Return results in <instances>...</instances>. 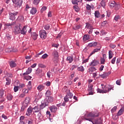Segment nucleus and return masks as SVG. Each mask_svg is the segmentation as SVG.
<instances>
[{
  "label": "nucleus",
  "mask_w": 124,
  "mask_h": 124,
  "mask_svg": "<svg viewBox=\"0 0 124 124\" xmlns=\"http://www.w3.org/2000/svg\"><path fill=\"white\" fill-rule=\"evenodd\" d=\"M90 39V35L86 34L84 35L83 37V40L84 41H87V40H89Z\"/></svg>",
  "instance_id": "nucleus-25"
},
{
  "label": "nucleus",
  "mask_w": 124,
  "mask_h": 124,
  "mask_svg": "<svg viewBox=\"0 0 124 124\" xmlns=\"http://www.w3.org/2000/svg\"><path fill=\"white\" fill-rule=\"evenodd\" d=\"M67 61L69 62V63H71L72 62H73V58H72L71 56H68L67 58Z\"/></svg>",
  "instance_id": "nucleus-28"
},
{
  "label": "nucleus",
  "mask_w": 124,
  "mask_h": 124,
  "mask_svg": "<svg viewBox=\"0 0 124 124\" xmlns=\"http://www.w3.org/2000/svg\"><path fill=\"white\" fill-rule=\"evenodd\" d=\"M108 89V90H101L99 88H98L97 90V93H109V92H111V90H114L113 89V87L112 86H109V87Z\"/></svg>",
  "instance_id": "nucleus-1"
},
{
  "label": "nucleus",
  "mask_w": 124,
  "mask_h": 124,
  "mask_svg": "<svg viewBox=\"0 0 124 124\" xmlns=\"http://www.w3.org/2000/svg\"><path fill=\"white\" fill-rule=\"evenodd\" d=\"M32 110H33V108L32 107H29L26 112L27 116H30L32 112Z\"/></svg>",
  "instance_id": "nucleus-15"
},
{
  "label": "nucleus",
  "mask_w": 124,
  "mask_h": 124,
  "mask_svg": "<svg viewBox=\"0 0 124 124\" xmlns=\"http://www.w3.org/2000/svg\"><path fill=\"white\" fill-rule=\"evenodd\" d=\"M45 89V87L43 85H39L37 87V90L38 91H40V92H41L43 90H44Z\"/></svg>",
  "instance_id": "nucleus-29"
},
{
  "label": "nucleus",
  "mask_w": 124,
  "mask_h": 124,
  "mask_svg": "<svg viewBox=\"0 0 124 124\" xmlns=\"http://www.w3.org/2000/svg\"><path fill=\"white\" fill-rule=\"evenodd\" d=\"M44 29L46 31H47L48 30H49V29H50V25H49V24L46 25V26H45Z\"/></svg>",
  "instance_id": "nucleus-54"
},
{
  "label": "nucleus",
  "mask_w": 124,
  "mask_h": 124,
  "mask_svg": "<svg viewBox=\"0 0 124 124\" xmlns=\"http://www.w3.org/2000/svg\"><path fill=\"white\" fill-rule=\"evenodd\" d=\"M38 66L41 68H46V66L43 64H39Z\"/></svg>",
  "instance_id": "nucleus-55"
},
{
  "label": "nucleus",
  "mask_w": 124,
  "mask_h": 124,
  "mask_svg": "<svg viewBox=\"0 0 124 124\" xmlns=\"http://www.w3.org/2000/svg\"><path fill=\"white\" fill-rule=\"evenodd\" d=\"M117 110V106H115L111 109V113H114L116 112Z\"/></svg>",
  "instance_id": "nucleus-56"
},
{
  "label": "nucleus",
  "mask_w": 124,
  "mask_h": 124,
  "mask_svg": "<svg viewBox=\"0 0 124 124\" xmlns=\"http://www.w3.org/2000/svg\"><path fill=\"white\" fill-rule=\"evenodd\" d=\"M21 32V24L19 23L15 28V34H19Z\"/></svg>",
  "instance_id": "nucleus-4"
},
{
  "label": "nucleus",
  "mask_w": 124,
  "mask_h": 124,
  "mask_svg": "<svg viewBox=\"0 0 124 124\" xmlns=\"http://www.w3.org/2000/svg\"><path fill=\"white\" fill-rule=\"evenodd\" d=\"M123 112H124V109L122 108L120 109L117 113V116H121V115H123Z\"/></svg>",
  "instance_id": "nucleus-39"
},
{
  "label": "nucleus",
  "mask_w": 124,
  "mask_h": 124,
  "mask_svg": "<svg viewBox=\"0 0 124 124\" xmlns=\"http://www.w3.org/2000/svg\"><path fill=\"white\" fill-rule=\"evenodd\" d=\"M48 58V54L45 53L42 56V59H43V60H45V59H47Z\"/></svg>",
  "instance_id": "nucleus-50"
},
{
  "label": "nucleus",
  "mask_w": 124,
  "mask_h": 124,
  "mask_svg": "<svg viewBox=\"0 0 124 124\" xmlns=\"http://www.w3.org/2000/svg\"><path fill=\"white\" fill-rule=\"evenodd\" d=\"M27 26H24L22 28V29H21L20 33L21 34H23V35H25V34L27 33Z\"/></svg>",
  "instance_id": "nucleus-13"
},
{
  "label": "nucleus",
  "mask_w": 124,
  "mask_h": 124,
  "mask_svg": "<svg viewBox=\"0 0 124 124\" xmlns=\"http://www.w3.org/2000/svg\"><path fill=\"white\" fill-rule=\"evenodd\" d=\"M81 28H82V25H75V26L73 27V29L75 30V31H76L77 30H80Z\"/></svg>",
  "instance_id": "nucleus-24"
},
{
  "label": "nucleus",
  "mask_w": 124,
  "mask_h": 124,
  "mask_svg": "<svg viewBox=\"0 0 124 124\" xmlns=\"http://www.w3.org/2000/svg\"><path fill=\"white\" fill-rule=\"evenodd\" d=\"M101 64H105V59H101L100 60Z\"/></svg>",
  "instance_id": "nucleus-59"
},
{
  "label": "nucleus",
  "mask_w": 124,
  "mask_h": 124,
  "mask_svg": "<svg viewBox=\"0 0 124 124\" xmlns=\"http://www.w3.org/2000/svg\"><path fill=\"white\" fill-rule=\"evenodd\" d=\"M24 78L26 80H31V77L30 76H25L24 77Z\"/></svg>",
  "instance_id": "nucleus-58"
},
{
  "label": "nucleus",
  "mask_w": 124,
  "mask_h": 124,
  "mask_svg": "<svg viewBox=\"0 0 124 124\" xmlns=\"http://www.w3.org/2000/svg\"><path fill=\"white\" fill-rule=\"evenodd\" d=\"M8 63L11 68H14V67L17 66V64L14 61H9Z\"/></svg>",
  "instance_id": "nucleus-10"
},
{
  "label": "nucleus",
  "mask_w": 124,
  "mask_h": 124,
  "mask_svg": "<svg viewBox=\"0 0 124 124\" xmlns=\"http://www.w3.org/2000/svg\"><path fill=\"white\" fill-rule=\"evenodd\" d=\"M120 6H121L120 5V4H115V5L114 6L115 10H119V9H120Z\"/></svg>",
  "instance_id": "nucleus-42"
},
{
  "label": "nucleus",
  "mask_w": 124,
  "mask_h": 124,
  "mask_svg": "<svg viewBox=\"0 0 124 124\" xmlns=\"http://www.w3.org/2000/svg\"><path fill=\"white\" fill-rule=\"evenodd\" d=\"M33 110H34V112L35 113H38V112H39L41 109H40V107H39V106L37 105L35 106L33 108Z\"/></svg>",
  "instance_id": "nucleus-17"
},
{
  "label": "nucleus",
  "mask_w": 124,
  "mask_h": 124,
  "mask_svg": "<svg viewBox=\"0 0 124 124\" xmlns=\"http://www.w3.org/2000/svg\"><path fill=\"white\" fill-rule=\"evenodd\" d=\"M86 121H89L92 122L93 124H102V120L101 119L96 120L94 121H93L92 118H85Z\"/></svg>",
  "instance_id": "nucleus-2"
},
{
  "label": "nucleus",
  "mask_w": 124,
  "mask_h": 124,
  "mask_svg": "<svg viewBox=\"0 0 124 124\" xmlns=\"http://www.w3.org/2000/svg\"><path fill=\"white\" fill-rule=\"evenodd\" d=\"M66 95H67V96H69V98H72L73 97V94L72 93H69L68 94H66Z\"/></svg>",
  "instance_id": "nucleus-48"
},
{
  "label": "nucleus",
  "mask_w": 124,
  "mask_h": 124,
  "mask_svg": "<svg viewBox=\"0 0 124 124\" xmlns=\"http://www.w3.org/2000/svg\"><path fill=\"white\" fill-rule=\"evenodd\" d=\"M82 2V0H72L73 4H78V2Z\"/></svg>",
  "instance_id": "nucleus-31"
},
{
  "label": "nucleus",
  "mask_w": 124,
  "mask_h": 124,
  "mask_svg": "<svg viewBox=\"0 0 124 124\" xmlns=\"http://www.w3.org/2000/svg\"><path fill=\"white\" fill-rule=\"evenodd\" d=\"M86 26L85 28H86V29H89L90 30V29H93V26L91 25V24L89 23H86Z\"/></svg>",
  "instance_id": "nucleus-32"
},
{
  "label": "nucleus",
  "mask_w": 124,
  "mask_h": 124,
  "mask_svg": "<svg viewBox=\"0 0 124 124\" xmlns=\"http://www.w3.org/2000/svg\"><path fill=\"white\" fill-rule=\"evenodd\" d=\"M36 12H37V10L36 9V8L35 7H32L30 11V13L32 15H34L36 14Z\"/></svg>",
  "instance_id": "nucleus-18"
},
{
  "label": "nucleus",
  "mask_w": 124,
  "mask_h": 124,
  "mask_svg": "<svg viewBox=\"0 0 124 124\" xmlns=\"http://www.w3.org/2000/svg\"><path fill=\"white\" fill-rule=\"evenodd\" d=\"M94 16L96 18H99L100 17V13L99 11H95L94 13Z\"/></svg>",
  "instance_id": "nucleus-26"
},
{
  "label": "nucleus",
  "mask_w": 124,
  "mask_h": 124,
  "mask_svg": "<svg viewBox=\"0 0 124 124\" xmlns=\"http://www.w3.org/2000/svg\"><path fill=\"white\" fill-rule=\"evenodd\" d=\"M100 4L101 6L103 7L104 8L105 7V6L106 5V3L105 2V1L104 0H102Z\"/></svg>",
  "instance_id": "nucleus-45"
},
{
  "label": "nucleus",
  "mask_w": 124,
  "mask_h": 124,
  "mask_svg": "<svg viewBox=\"0 0 124 124\" xmlns=\"http://www.w3.org/2000/svg\"><path fill=\"white\" fill-rule=\"evenodd\" d=\"M13 3L16 5L18 8H20L22 6L23 3V0H12Z\"/></svg>",
  "instance_id": "nucleus-3"
},
{
  "label": "nucleus",
  "mask_w": 124,
  "mask_h": 124,
  "mask_svg": "<svg viewBox=\"0 0 124 124\" xmlns=\"http://www.w3.org/2000/svg\"><path fill=\"white\" fill-rule=\"evenodd\" d=\"M18 13H19L18 12H14L13 13H10L11 14H12L15 17L16 16H17V15H18Z\"/></svg>",
  "instance_id": "nucleus-60"
},
{
  "label": "nucleus",
  "mask_w": 124,
  "mask_h": 124,
  "mask_svg": "<svg viewBox=\"0 0 124 124\" xmlns=\"http://www.w3.org/2000/svg\"><path fill=\"white\" fill-rule=\"evenodd\" d=\"M78 71H81V72H84L85 69L83 66H80V67H78Z\"/></svg>",
  "instance_id": "nucleus-33"
},
{
  "label": "nucleus",
  "mask_w": 124,
  "mask_h": 124,
  "mask_svg": "<svg viewBox=\"0 0 124 124\" xmlns=\"http://www.w3.org/2000/svg\"><path fill=\"white\" fill-rule=\"evenodd\" d=\"M7 98L8 100H9L10 101L12 100V99L13 98V96H12V95H11V94H9L7 96Z\"/></svg>",
  "instance_id": "nucleus-36"
},
{
  "label": "nucleus",
  "mask_w": 124,
  "mask_h": 124,
  "mask_svg": "<svg viewBox=\"0 0 124 124\" xmlns=\"http://www.w3.org/2000/svg\"><path fill=\"white\" fill-rule=\"evenodd\" d=\"M69 97L66 95L64 97V100L65 102H68L69 101Z\"/></svg>",
  "instance_id": "nucleus-41"
},
{
  "label": "nucleus",
  "mask_w": 124,
  "mask_h": 124,
  "mask_svg": "<svg viewBox=\"0 0 124 124\" xmlns=\"http://www.w3.org/2000/svg\"><path fill=\"white\" fill-rule=\"evenodd\" d=\"M29 90H31V81H29L28 85Z\"/></svg>",
  "instance_id": "nucleus-52"
},
{
  "label": "nucleus",
  "mask_w": 124,
  "mask_h": 124,
  "mask_svg": "<svg viewBox=\"0 0 124 124\" xmlns=\"http://www.w3.org/2000/svg\"><path fill=\"white\" fill-rule=\"evenodd\" d=\"M116 2L114 1H113L112 2H110L109 3V6L110 8H114L115 7V5H116Z\"/></svg>",
  "instance_id": "nucleus-27"
},
{
  "label": "nucleus",
  "mask_w": 124,
  "mask_h": 124,
  "mask_svg": "<svg viewBox=\"0 0 124 124\" xmlns=\"http://www.w3.org/2000/svg\"><path fill=\"white\" fill-rule=\"evenodd\" d=\"M46 95L47 97L51 95V91L50 90H47L46 93Z\"/></svg>",
  "instance_id": "nucleus-49"
},
{
  "label": "nucleus",
  "mask_w": 124,
  "mask_h": 124,
  "mask_svg": "<svg viewBox=\"0 0 124 124\" xmlns=\"http://www.w3.org/2000/svg\"><path fill=\"white\" fill-rule=\"evenodd\" d=\"M119 19H120V16L117 15L115 16L114 20H115V21H118V20H119Z\"/></svg>",
  "instance_id": "nucleus-61"
},
{
  "label": "nucleus",
  "mask_w": 124,
  "mask_h": 124,
  "mask_svg": "<svg viewBox=\"0 0 124 124\" xmlns=\"http://www.w3.org/2000/svg\"><path fill=\"white\" fill-rule=\"evenodd\" d=\"M39 2H40V0H34L33 1V4L35 5H38Z\"/></svg>",
  "instance_id": "nucleus-38"
},
{
  "label": "nucleus",
  "mask_w": 124,
  "mask_h": 124,
  "mask_svg": "<svg viewBox=\"0 0 124 124\" xmlns=\"http://www.w3.org/2000/svg\"><path fill=\"white\" fill-rule=\"evenodd\" d=\"M9 16L10 19L12 20V21H14L16 19V17L12 14H9Z\"/></svg>",
  "instance_id": "nucleus-30"
},
{
  "label": "nucleus",
  "mask_w": 124,
  "mask_h": 124,
  "mask_svg": "<svg viewBox=\"0 0 124 124\" xmlns=\"http://www.w3.org/2000/svg\"><path fill=\"white\" fill-rule=\"evenodd\" d=\"M49 105V102L48 101L46 100L44 102L42 103L41 105L39 106L41 110L42 109H44L46 106H48Z\"/></svg>",
  "instance_id": "nucleus-6"
},
{
  "label": "nucleus",
  "mask_w": 124,
  "mask_h": 124,
  "mask_svg": "<svg viewBox=\"0 0 124 124\" xmlns=\"http://www.w3.org/2000/svg\"><path fill=\"white\" fill-rule=\"evenodd\" d=\"M49 109H50V111L52 113H55V112H57V110H58V108H57V107H56V106H52L51 107H49Z\"/></svg>",
  "instance_id": "nucleus-11"
},
{
  "label": "nucleus",
  "mask_w": 124,
  "mask_h": 124,
  "mask_svg": "<svg viewBox=\"0 0 124 124\" xmlns=\"http://www.w3.org/2000/svg\"><path fill=\"white\" fill-rule=\"evenodd\" d=\"M101 49V46H100L99 48L94 49L92 51V52L90 53V57H91V56H93V54H94L95 53H97V52H99Z\"/></svg>",
  "instance_id": "nucleus-12"
},
{
  "label": "nucleus",
  "mask_w": 124,
  "mask_h": 124,
  "mask_svg": "<svg viewBox=\"0 0 124 124\" xmlns=\"http://www.w3.org/2000/svg\"><path fill=\"white\" fill-rule=\"evenodd\" d=\"M18 20H19L20 22H24V16H18Z\"/></svg>",
  "instance_id": "nucleus-43"
},
{
  "label": "nucleus",
  "mask_w": 124,
  "mask_h": 124,
  "mask_svg": "<svg viewBox=\"0 0 124 124\" xmlns=\"http://www.w3.org/2000/svg\"><path fill=\"white\" fill-rule=\"evenodd\" d=\"M97 63L98 62L94 60L91 62V65H92V66H95V65H97Z\"/></svg>",
  "instance_id": "nucleus-34"
},
{
  "label": "nucleus",
  "mask_w": 124,
  "mask_h": 124,
  "mask_svg": "<svg viewBox=\"0 0 124 124\" xmlns=\"http://www.w3.org/2000/svg\"><path fill=\"white\" fill-rule=\"evenodd\" d=\"M22 92L23 93L26 94V93H29V90L27 89H24L23 90H22Z\"/></svg>",
  "instance_id": "nucleus-57"
},
{
  "label": "nucleus",
  "mask_w": 124,
  "mask_h": 124,
  "mask_svg": "<svg viewBox=\"0 0 124 124\" xmlns=\"http://www.w3.org/2000/svg\"><path fill=\"white\" fill-rule=\"evenodd\" d=\"M30 101L31 99H30V97H27L23 102V104L28 106V105L30 103Z\"/></svg>",
  "instance_id": "nucleus-19"
},
{
  "label": "nucleus",
  "mask_w": 124,
  "mask_h": 124,
  "mask_svg": "<svg viewBox=\"0 0 124 124\" xmlns=\"http://www.w3.org/2000/svg\"><path fill=\"white\" fill-rule=\"evenodd\" d=\"M97 45V42H94L89 44V47H95Z\"/></svg>",
  "instance_id": "nucleus-23"
},
{
  "label": "nucleus",
  "mask_w": 124,
  "mask_h": 124,
  "mask_svg": "<svg viewBox=\"0 0 124 124\" xmlns=\"http://www.w3.org/2000/svg\"><path fill=\"white\" fill-rule=\"evenodd\" d=\"M86 9L87 10H91V9H92V6H91V5H90L89 4H87L86 5Z\"/></svg>",
  "instance_id": "nucleus-62"
},
{
  "label": "nucleus",
  "mask_w": 124,
  "mask_h": 124,
  "mask_svg": "<svg viewBox=\"0 0 124 124\" xmlns=\"http://www.w3.org/2000/svg\"><path fill=\"white\" fill-rule=\"evenodd\" d=\"M52 56L54 58L58 59L59 58V53L58 52V51L54 50L52 52Z\"/></svg>",
  "instance_id": "nucleus-20"
},
{
  "label": "nucleus",
  "mask_w": 124,
  "mask_h": 124,
  "mask_svg": "<svg viewBox=\"0 0 124 124\" xmlns=\"http://www.w3.org/2000/svg\"><path fill=\"white\" fill-rule=\"evenodd\" d=\"M95 70H96V69L95 68V67H91L89 68V73L90 74H92V73H93V71H95Z\"/></svg>",
  "instance_id": "nucleus-22"
},
{
  "label": "nucleus",
  "mask_w": 124,
  "mask_h": 124,
  "mask_svg": "<svg viewBox=\"0 0 124 124\" xmlns=\"http://www.w3.org/2000/svg\"><path fill=\"white\" fill-rule=\"evenodd\" d=\"M32 71V69H31V67H29L26 72L23 74V76H25V75H29V74H31V73Z\"/></svg>",
  "instance_id": "nucleus-14"
},
{
  "label": "nucleus",
  "mask_w": 124,
  "mask_h": 124,
  "mask_svg": "<svg viewBox=\"0 0 124 124\" xmlns=\"http://www.w3.org/2000/svg\"><path fill=\"white\" fill-rule=\"evenodd\" d=\"M88 92L93 91V86L92 85H90V86H88Z\"/></svg>",
  "instance_id": "nucleus-63"
},
{
  "label": "nucleus",
  "mask_w": 124,
  "mask_h": 124,
  "mask_svg": "<svg viewBox=\"0 0 124 124\" xmlns=\"http://www.w3.org/2000/svg\"><path fill=\"white\" fill-rule=\"evenodd\" d=\"M3 94H4V90H0V97H2V96H3Z\"/></svg>",
  "instance_id": "nucleus-47"
},
{
  "label": "nucleus",
  "mask_w": 124,
  "mask_h": 124,
  "mask_svg": "<svg viewBox=\"0 0 124 124\" xmlns=\"http://www.w3.org/2000/svg\"><path fill=\"white\" fill-rule=\"evenodd\" d=\"M109 46L110 48H112V49H114V48H116V45L113 44H110Z\"/></svg>",
  "instance_id": "nucleus-64"
},
{
  "label": "nucleus",
  "mask_w": 124,
  "mask_h": 124,
  "mask_svg": "<svg viewBox=\"0 0 124 124\" xmlns=\"http://www.w3.org/2000/svg\"><path fill=\"white\" fill-rule=\"evenodd\" d=\"M111 74V72L109 71L108 72H105L103 74L99 75L100 77L104 79V78H107L108 76Z\"/></svg>",
  "instance_id": "nucleus-8"
},
{
  "label": "nucleus",
  "mask_w": 124,
  "mask_h": 124,
  "mask_svg": "<svg viewBox=\"0 0 124 124\" xmlns=\"http://www.w3.org/2000/svg\"><path fill=\"white\" fill-rule=\"evenodd\" d=\"M47 9V7L46 6H43L42 9H41V13H43L45 10Z\"/></svg>",
  "instance_id": "nucleus-51"
},
{
  "label": "nucleus",
  "mask_w": 124,
  "mask_h": 124,
  "mask_svg": "<svg viewBox=\"0 0 124 124\" xmlns=\"http://www.w3.org/2000/svg\"><path fill=\"white\" fill-rule=\"evenodd\" d=\"M74 9H75V11H76V12H79V7L76 5L74 6Z\"/></svg>",
  "instance_id": "nucleus-53"
},
{
  "label": "nucleus",
  "mask_w": 124,
  "mask_h": 124,
  "mask_svg": "<svg viewBox=\"0 0 124 124\" xmlns=\"http://www.w3.org/2000/svg\"><path fill=\"white\" fill-rule=\"evenodd\" d=\"M6 75L9 78H12V77H13V75L11 73L7 72V73H6Z\"/></svg>",
  "instance_id": "nucleus-40"
},
{
  "label": "nucleus",
  "mask_w": 124,
  "mask_h": 124,
  "mask_svg": "<svg viewBox=\"0 0 124 124\" xmlns=\"http://www.w3.org/2000/svg\"><path fill=\"white\" fill-rule=\"evenodd\" d=\"M16 24V22H12L11 23H5L4 24L5 27H12V26H14Z\"/></svg>",
  "instance_id": "nucleus-21"
},
{
  "label": "nucleus",
  "mask_w": 124,
  "mask_h": 124,
  "mask_svg": "<svg viewBox=\"0 0 124 124\" xmlns=\"http://www.w3.org/2000/svg\"><path fill=\"white\" fill-rule=\"evenodd\" d=\"M27 107H28V106L23 104V105L21 107V111H22L23 112V111H24L25 110V109H26V108H27Z\"/></svg>",
  "instance_id": "nucleus-44"
},
{
  "label": "nucleus",
  "mask_w": 124,
  "mask_h": 124,
  "mask_svg": "<svg viewBox=\"0 0 124 124\" xmlns=\"http://www.w3.org/2000/svg\"><path fill=\"white\" fill-rule=\"evenodd\" d=\"M64 89L65 93H66L67 94H68L70 93V90L67 89V87L64 88Z\"/></svg>",
  "instance_id": "nucleus-46"
},
{
  "label": "nucleus",
  "mask_w": 124,
  "mask_h": 124,
  "mask_svg": "<svg viewBox=\"0 0 124 124\" xmlns=\"http://www.w3.org/2000/svg\"><path fill=\"white\" fill-rule=\"evenodd\" d=\"M108 58L109 60L113 58V52L111 50H109L108 52Z\"/></svg>",
  "instance_id": "nucleus-35"
},
{
  "label": "nucleus",
  "mask_w": 124,
  "mask_h": 124,
  "mask_svg": "<svg viewBox=\"0 0 124 124\" xmlns=\"http://www.w3.org/2000/svg\"><path fill=\"white\" fill-rule=\"evenodd\" d=\"M36 75L37 76H42V69H37L35 72Z\"/></svg>",
  "instance_id": "nucleus-16"
},
{
  "label": "nucleus",
  "mask_w": 124,
  "mask_h": 124,
  "mask_svg": "<svg viewBox=\"0 0 124 124\" xmlns=\"http://www.w3.org/2000/svg\"><path fill=\"white\" fill-rule=\"evenodd\" d=\"M6 81H7L6 83V85H10V83H11V79H10L9 78H6Z\"/></svg>",
  "instance_id": "nucleus-37"
},
{
  "label": "nucleus",
  "mask_w": 124,
  "mask_h": 124,
  "mask_svg": "<svg viewBox=\"0 0 124 124\" xmlns=\"http://www.w3.org/2000/svg\"><path fill=\"white\" fill-rule=\"evenodd\" d=\"M99 116V114L95 112H90L87 115V117H91V118H96Z\"/></svg>",
  "instance_id": "nucleus-7"
},
{
  "label": "nucleus",
  "mask_w": 124,
  "mask_h": 124,
  "mask_svg": "<svg viewBox=\"0 0 124 124\" xmlns=\"http://www.w3.org/2000/svg\"><path fill=\"white\" fill-rule=\"evenodd\" d=\"M40 36L42 39H45L47 37V32L45 30H41L40 31Z\"/></svg>",
  "instance_id": "nucleus-5"
},
{
  "label": "nucleus",
  "mask_w": 124,
  "mask_h": 124,
  "mask_svg": "<svg viewBox=\"0 0 124 124\" xmlns=\"http://www.w3.org/2000/svg\"><path fill=\"white\" fill-rule=\"evenodd\" d=\"M31 37H32L33 40H36L37 39V37H38V34H37L36 32H31Z\"/></svg>",
  "instance_id": "nucleus-9"
}]
</instances>
